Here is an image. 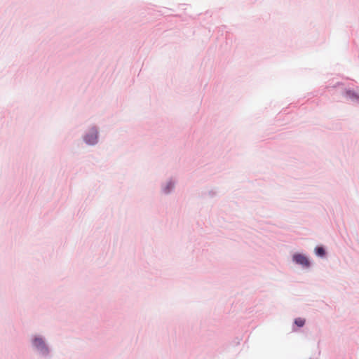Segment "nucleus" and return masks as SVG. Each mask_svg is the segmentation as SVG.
Wrapping results in <instances>:
<instances>
[{"instance_id": "20e7f679", "label": "nucleus", "mask_w": 359, "mask_h": 359, "mask_svg": "<svg viewBox=\"0 0 359 359\" xmlns=\"http://www.w3.org/2000/svg\"><path fill=\"white\" fill-rule=\"evenodd\" d=\"M294 323L298 327H302L305 323V320L303 318H299L295 319Z\"/></svg>"}, {"instance_id": "7ed1b4c3", "label": "nucleus", "mask_w": 359, "mask_h": 359, "mask_svg": "<svg viewBox=\"0 0 359 359\" xmlns=\"http://www.w3.org/2000/svg\"><path fill=\"white\" fill-rule=\"evenodd\" d=\"M34 346L38 348L43 349L44 348L43 341L40 338H36L33 341ZM43 351V350H41Z\"/></svg>"}, {"instance_id": "f03ea898", "label": "nucleus", "mask_w": 359, "mask_h": 359, "mask_svg": "<svg viewBox=\"0 0 359 359\" xmlns=\"http://www.w3.org/2000/svg\"><path fill=\"white\" fill-rule=\"evenodd\" d=\"M97 132H92L90 134H88L85 137V141L89 144H94L97 142Z\"/></svg>"}, {"instance_id": "39448f33", "label": "nucleus", "mask_w": 359, "mask_h": 359, "mask_svg": "<svg viewBox=\"0 0 359 359\" xmlns=\"http://www.w3.org/2000/svg\"><path fill=\"white\" fill-rule=\"evenodd\" d=\"M316 253L318 256H323L325 255V250L322 247H317L316 248Z\"/></svg>"}, {"instance_id": "f257e3e1", "label": "nucleus", "mask_w": 359, "mask_h": 359, "mask_svg": "<svg viewBox=\"0 0 359 359\" xmlns=\"http://www.w3.org/2000/svg\"><path fill=\"white\" fill-rule=\"evenodd\" d=\"M293 260L302 266H309V262L308 259L303 255L301 254H296L293 256Z\"/></svg>"}]
</instances>
